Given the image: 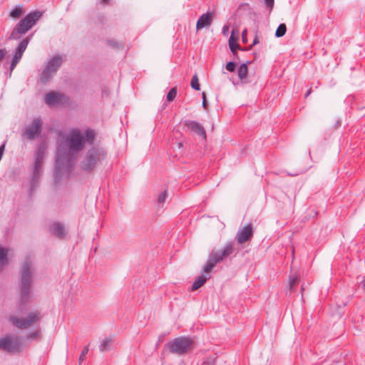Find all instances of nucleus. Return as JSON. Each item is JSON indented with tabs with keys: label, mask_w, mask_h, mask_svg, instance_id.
Masks as SVG:
<instances>
[{
	"label": "nucleus",
	"mask_w": 365,
	"mask_h": 365,
	"mask_svg": "<svg viewBox=\"0 0 365 365\" xmlns=\"http://www.w3.org/2000/svg\"><path fill=\"white\" fill-rule=\"evenodd\" d=\"M94 137V132L89 130L82 132L73 129L66 133H59L55 169L56 180L69 177L76 155L83 148L86 142L92 143Z\"/></svg>",
	"instance_id": "nucleus-1"
},
{
	"label": "nucleus",
	"mask_w": 365,
	"mask_h": 365,
	"mask_svg": "<svg viewBox=\"0 0 365 365\" xmlns=\"http://www.w3.org/2000/svg\"><path fill=\"white\" fill-rule=\"evenodd\" d=\"M21 304L25 306L31 299L34 269L30 257H26L19 271Z\"/></svg>",
	"instance_id": "nucleus-2"
},
{
	"label": "nucleus",
	"mask_w": 365,
	"mask_h": 365,
	"mask_svg": "<svg viewBox=\"0 0 365 365\" xmlns=\"http://www.w3.org/2000/svg\"><path fill=\"white\" fill-rule=\"evenodd\" d=\"M42 16V12L34 11L27 14L16 25L11 31L9 39L17 40L30 30Z\"/></svg>",
	"instance_id": "nucleus-3"
},
{
	"label": "nucleus",
	"mask_w": 365,
	"mask_h": 365,
	"mask_svg": "<svg viewBox=\"0 0 365 365\" xmlns=\"http://www.w3.org/2000/svg\"><path fill=\"white\" fill-rule=\"evenodd\" d=\"M63 59L61 56H54L50 58L46 63L41 74L40 76V81L46 83L50 81L56 75L58 70L62 65Z\"/></svg>",
	"instance_id": "nucleus-4"
},
{
	"label": "nucleus",
	"mask_w": 365,
	"mask_h": 365,
	"mask_svg": "<svg viewBox=\"0 0 365 365\" xmlns=\"http://www.w3.org/2000/svg\"><path fill=\"white\" fill-rule=\"evenodd\" d=\"M170 352L183 355L193 349V340L190 337L180 336L167 344Z\"/></svg>",
	"instance_id": "nucleus-5"
},
{
	"label": "nucleus",
	"mask_w": 365,
	"mask_h": 365,
	"mask_svg": "<svg viewBox=\"0 0 365 365\" xmlns=\"http://www.w3.org/2000/svg\"><path fill=\"white\" fill-rule=\"evenodd\" d=\"M41 317V313L38 311H36L28 313L26 317L10 316L9 317V321L15 327L19 329H26L30 328L35 323L39 322Z\"/></svg>",
	"instance_id": "nucleus-6"
},
{
	"label": "nucleus",
	"mask_w": 365,
	"mask_h": 365,
	"mask_svg": "<svg viewBox=\"0 0 365 365\" xmlns=\"http://www.w3.org/2000/svg\"><path fill=\"white\" fill-rule=\"evenodd\" d=\"M106 153L99 148H91L86 156L83 167L85 170H92L99 162L104 159Z\"/></svg>",
	"instance_id": "nucleus-7"
},
{
	"label": "nucleus",
	"mask_w": 365,
	"mask_h": 365,
	"mask_svg": "<svg viewBox=\"0 0 365 365\" xmlns=\"http://www.w3.org/2000/svg\"><path fill=\"white\" fill-rule=\"evenodd\" d=\"M20 338L16 335H11L0 338V349L9 352H16L21 350Z\"/></svg>",
	"instance_id": "nucleus-8"
},
{
	"label": "nucleus",
	"mask_w": 365,
	"mask_h": 365,
	"mask_svg": "<svg viewBox=\"0 0 365 365\" xmlns=\"http://www.w3.org/2000/svg\"><path fill=\"white\" fill-rule=\"evenodd\" d=\"M31 39V36L24 38L18 45L13 53V58L11 62L10 70L11 72L15 68L22 58V56L26 51L28 44Z\"/></svg>",
	"instance_id": "nucleus-9"
},
{
	"label": "nucleus",
	"mask_w": 365,
	"mask_h": 365,
	"mask_svg": "<svg viewBox=\"0 0 365 365\" xmlns=\"http://www.w3.org/2000/svg\"><path fill=\"white\" fill-rule=\"evenodd\" d=\"M234 252L232 243L229 242L225 245L221 251L213 250L210 255L216 261L217 263L222 262L224 259L232 255Z\"/></svg>",
	"instance_id": "nucleus-10"
},
{
	"label": "nucleus",
	"mask_w": 365,
	"mask_h": 365,
	"mask_svg": "<svg viewBox=\"0 0 365 365\" xmlns=\"http://www.w3.org/2000/svg\"><path fill=\"white\" fill-rule=\"evenodd\" d=\"M41 125L42 121L41 119H34L31 124L26 128L24 135L30 140L35 138L40 133Z\"/></svg>",
	"instance_id": "nucleus-11"
},
{
	"label": "nucleus",
	"mask_w": 365,
	"mask_h": 365,
	"mask_svg": "<svg viewBox=\"0 0 365 365\" xmlns=\"http://www.w3.org/2000/svg\"><path fill=\"white\" fill-rule=\"evenodd\" d=\"M214 14L212 12H207L206 14L200 16L197 22V30H200L202 28L209 26L212 22Z\"/></svg>",
	"instance_id": "nucleus-12"
},
{
	"label": "nucleus",
	"mask_w": 365,
	"mask_h": 365,
	"mask_svg": "<svg viewBox=\"0 0 365 365\" xmlns=\"http://www.w3.org/2000/svg\"><path fill=\"white\" fill-rule=\"evenodd\" d=\"M62 99L63 95L55 91H51L45 96V102L50 106L60 103Z\"/></svg>",
	"instance_id": "nucleus-13"
},
{
	"label": "nucleus",
	"mask_w": 365,
	"mask_h": 365,
	"mask_svg": "<svg viewBox=\"0 0 365 365\" xmlns=\"http://www.w3.org/2000/svg\"><path fill=\"white\" fill-rule=\"evenodd\" d=\"M184 124L191 130L202 136L204 138H206L205 131L203 127L197 122L193 120H186L185 121Z\"/></svg>",
	"instance_id": "nucleus-14"
},
{
	"label": "nucleus",
	"mask_w": 365,
	"mask_h": 365,
	"mask_svg": "<svg viewBox=\"0 0 365 365\" xmlns=\"http://www.w3.org/2000/svg\"><path fill=\"white\" fill-rule=\"evenodd\" d=\"M252 235V230H241L237 232L236 240L239 244H243L250 240Z\"/></svg>",
	"instance_id": "nucleus-15"
},
{
	"label": "nucleus",
	"mask_w": 365,
	"mask_h": 365,
	"mask_svg": "<svg viewBox=\"0 0 365 365\" xmlns=\"http://www.w3.org/2000/svg\"><path fill=\"white\" fill-rule=\"evenodd\" d=\"M43 165V153L41 152H38L37 153L36 162H35V167L34 170V178L37 179L40 175L41 171V167Z\"/></svg>",
	"instance_id": "nucleus-16"
},
{
	"label": "nucleus",
	"mask_w": 365,
	"mask_h": 365,
	"mask_svg": "<svg viewBox=\"0 0 365 365\" xmlns=\"http://www.w3.org/2000/svg\"><path fill=\"white\" fill-rule=\"evenodd\" d=\"M209 278H210L209 274H202V275H201V276L197 277L195 279V280L194 281V282L192 283V285L191 287L192 291H195V290H197V289H199L200 287H202L206 282V281Z\"/></svg>",
	"instance_id": "nucleus-17"
},
{
	"label": "nucleus",
	"mask_w": 365,
	"mask_h": 365,
	"mask_svg": "<svg viewBox=\"0 0 365 365\" xmlns=\"http://www.w3.org/2000/svg\"><path fill=\"white\" fill-rule=\"evenodd\" d=\"M9 250L0 246V271L3 267L9 263L8 258Z\"/></svg>",
	"instance_id": "nucleus-18"
},
{
	"label": "nucleus",
	"mask_w": 365,
	"mask_h": 365,
	"mask_svg": "<svg viewBox=\"0 0 365 365\" xmlns=\"http://www.w3.org/2000/svg\"><path fill=\"white\" fill-rule=\"evenodd\" d=\"M237 40L238 36H235L234 31H232L229 39V46L233 53H236V50L240 47L239 44L237 43Z\"/></svg>",
	"instance_id": "nucleus-19"
},
{
	"label": "nucleus",
	"mask_w": 365,
	"mask_h": 365,
	"mask_svg": "<svg viewBox=\"0 0 365 365\" xmlns=\"http://www.w3.org/2000/svg\"><path fill=\"white\" fill-rule=\"evenodd\" d=\"M248 68L247 63H242L240 66L237 69L238 77L241 81H244L246 79L247 76Z\"/></svg>",
	"instance_id": "nucleus-20"
},
{
	"label": "nucleus",
	"mask_w": 365,
	"mask_h": 365,
	"mask_svg": "<svg viewBox=\"0 0 365 365\" xmlns=\"http://www.w3.org/2000/svg\"><path fill=\"white\" fill-rule=\"evenodd\" d=\"M217 264V263L216 261H215L214 259L210 255H209L208 260L203 267V272L206 273V274H209V272Z\"/></svg>",
	"instance_id": "nucleus-21"
},
{
	"label": "nucleus",
	"mask_w": 365,
	"mask_h": 365,
	"mask_svg": "<svg viewBox=\"0 0 365 365\" xmlns=\"http://www.w3.org/2000/svg\"><path fill=\"white\" fill-rule=\"evenodd\" d=\"M51 235L60 240L64 239L67 235L66 230H50Z\"/></svg>",
	"instance_id": "nucleus-22"
},
{
	"label": "nucleus",
	"mask_w": 365,
	"mask_h": 365,
	"mask_svg": "<svg viewBox=\"0 0 365 365\" xmlns=\"http://www.w3.org/2000/svg\"><path fill=\"white\" fill-rule=\"evenodd\" d=\"M25 11H24L21 6H17L10 13V16L14 19L19 18L21 15H22Z\"/></svg>",
	"instance_id": "nucleus-23"
},
{
	"label": "nucleus",
	"mask_w": 365,
	"mask_h": 365,
	"mask_svg": "<svg viewBox=\"0 0 365 365\" xmlns=\"http://www.w3.org/2000/svg\"><path fill=\"white\" fill-rule=\"evenodd\" d=\"M287 31V26L284 24H281L277 29L275 35L277 37L283 36Z\"/></svg>",
	"instance_id": "nucleus-24"
},
{
	"label": "nucleus",
	"mask_w": 365,
	"mask_h": 365,
	"mask_svg": "<svg viewBox=\"0 0 365 365\" xmlns=\"http://www.w3.org/2000/svg\"><path fill=\"white\" fill-rule=\"evenodd\" d=\"M190 86L193 89L196 91H199L200 89L198 77L196 74L193 76L191 80Z\"/></svg>",
	"instance_id": "nucleus-25"
},
{
	"label": "nucleus",
	"mask_w": 365,
	"mask_h": 365,
	"mask_svg": "<svg viewBox=\"0 0 365 365\" xmlns=\"http://www.w3.org/2000/svg\"><path fill=\"white\" fill-rule=\"evenodd\" d=\"M40 336H41V330L37 329V330L30 332L26 336V337L28 339L32 340V339H38V337H40Z\"/></svg>",
	"instance_id": "nucleus-26"
},
{
	"label": "nucleus",
	"mask_w": 365,
	"mask_h": 365,
	"mask_svg": "<svg viewBox=\"0 0 365 365\" xmlns=\"http://www.w3.org/2000/svg\"><path fill=\"white\" fill-rule=\"evenodd\" d=\"M110 344V339H106L105 340H103L99 346L100 351H105L108 350Z\"/></svg>",
	"instance_id": "nucleus-27"
},
{
	"label": "nucleus",
	"mask_w": 365,
	"mask_h": 365,
	"mask_svg": "<svg viewBox=\"0 0 365 365\" xmlns=\"http://www.w3.org/2000/svg\"><path fill=\"white\" fill-rule=\"evenodd\" d=\"M177 95V89L175 88H173L167 95V100L168 101H172Z\"/></svg>",
	"instance_id": "nucleus-28"
},
{
	"label": "nucleus",
	"mask_w": 365,
	"mask_h": 365,
	"mask_svg": "<svg viewBox=\"0 0 365 365\" xmlns=\"http://www.w3.org/2000/svg\"><path fill=\"white\" fill-rule=\"evenodd\" d=\"M298 283V279L297 277H291L289 279V289H292L294 286Z\"/></svg>",
	"instance_id": "nucleus-29"
},
{
	"label": "nucleus",
	"mask_w": 365,
	"mask_h": 365,
	"mask_svg": "<svg viewBox=\"0 0 365 365\" xmlns=\"http://www.w3.org/2000/svg\"><path fill=\"white\" fill-rule=\"evenodd\" d=\"M88 347L87 346H84L81 353V355L79 356V361L81 362L83 361L85 358H86V354H88Z\"/></svg>",
	"instance_id": "nucleus-30"
},
{
	"label": "nucleus",
	"mask_w": 365,
	"mask_h": 365,
	"mask_svg": "<svg viewBox=\"0 0 365 365\" xmlns=\"http://www.w3.org/2000/svg\"><path fill=\"white\" fill-rule=\"evenodd\" d=\"M167 191H163V192H161L159 195H158V203H163L165 202L166 197H167Z\"/></svg>",
	"instance_id": "nucleus-31"
},
{
	"label": "nucleus",
	"mask_w": 365,
	"mask_h": 365,
	"mask_svg": "<svg viewBox=\"0 0 365 365\" xmlns=\"http://www.w3.org/2000/svg\"><path fill=\"white\" fill-rule=\"evenodd\" d=\"M236 66L235 62H229L226 65V69L230 72H233L236 68Z\"/></svg>",
	"instance_id": "nucleus-32"
},
{
	"label": "nucleus",
	"mask_w": 365,
	"mask_h": 365,
	"mask_svg": "<svg viewBox=\"0 0 365 365\" xmlns=\"http://www.w3.org/2000/svg\"><path fill=\"white\" fill-rule=\"evenodd\" d=\"M8 51L6 48L0 49V62L5 58Z\"/></svg>",
	"instance_id": "nucleus-33"
},
{
	"label": "nucleus",
	"mask_w": 365,
	"mask_h": 365,
	"mask_svg": "<svg viewBox=\"0 0 365 365\" xmlns=\"http://www.w3.org/2000/svg\"><path fill=\"white\" fill-rule=\"evenodd\" d=\"M264 1L271 11L274 6V0H264Z\"/></svg>",
	"instance_id": "nucleus-34"
},
{
	"label": "nucleus",
	"mask_w": 365,
	"mask_h": 365,
	"mask_svg": "<svg viewBox=\"0 0 365 365\" xmlns=\"http://www.w3.org/2000/svg\"><path fill=\"white\" fill-rule=\"evenodd\" d=\"M247 29H245L242 34V41L244 43L247 42Z\"/></svg>",
	"instance_id": "nucleus-35"
},
{
	"label": "nucleus",
	"mask_w": 365,
	"mask_h": 365,
	"mask_svg": "<svg viewBox=\"0 0 365 365\" xmlns=\"http://www.w3.org/2000/svg\"><path fill=\"white\" fill-rule=\"evenodd\" d=\"M202 106L204 107L205 109H207V103L206 101V96L205 93H202Z\"/></svg>",
	"instance_id": "nucleus-36"
},
{
	"label": "nucleus",
	"mask_w": 365,
	"mask_h": 365,
	"mask_svg": "<svg viewBox=\"0 0 365 365\" xmlns=\"http://www.w3.org/2000/svg\"><path fill=\"white\" fill-rule=\"evenodd\" d=\"M229 30L228 26H224L222 28V34L223 35H227Z\"/></svg>",
	"instance_id": "nucleus-37"
},
{
	"label": "nucleus",
	"mask_w": 365,
	"mask_h": 365,
	"mask_svg": "<svg viewBox=\"0 0 365 365\" xmlns=\"http://www.w3.org/2000/svg\"><path fill=\"white\" fill-rule=\"evenodd\" d=\"M110 0H101V4H107Z\"/></svg>",
	"instance_id": "nucleus-38"
},
{
	"label": "nucleus",
	"mask_w": 365,
	"mask_h": 365,
	"mask_svg": "<svg viewBox=\"0 0 365 365\" xmlns=\"http://www.w3.org/2000/svg\"><path fill=\"white\" fill-rule=\"evenodd\" d=\"M311 92H312L311 89L308 90L307 93H306V95H305V96L307 97L311 93Z\"/></svg>",
	"instance_id": "nucleus-39"
},
{
	"label": "nucleus",
	"mask_w": 365,
	"mask_h": 365,
	"mask_svg": "<svg viewBox=\"0 0 365 365\" xmlns=\"http://www.w3.org/2000/svg\"><path fill=\"white\" fill-rule=\"evenodd\" d=\"M258 42H259V41H258L257 38H255V39L254 40L253 44H254V45H255V44L258 43Z\"/></svg>",
	"instance_id": "nucleus-40"
},
{
	"label": "nucleus",
	"mask_w": 365,
	"mask_h": 365,
	"mask_svg": "<svg viewBox=\"0 0 365 365\" xmlns=\"http://www.w3.org/2000/svg\"><path fill=\"white\" fill-rule=\"evenodd\" d=\"M244 228H247V229H250V228H252L250 225H247L246 227H245Z\"/></svg>",
	"instance_id": "nucleus-41"
},
{
	"label": "nucleus",
	"mask_w": 365,
	"mask_h": 365,
	"mask_svg": "<svg viewBox=\"0 0 365 365\" xmlns=\"http://www.w3.org/2000/svg\"><path fill=\"white\" fill-rule=\"evenodd\" d=\"M182 146V143H179V148H180Z\"/></svg>",
	"instance_id": "nucleus-42"
},
{
	"label": "nucleus",
	"mask_w": 365,
	"mask_h": 365,
	"mask_svg": "<svg viewBox=\"0 0 365 365\" xmlns=\"http://www.w3.org/2000/svg\"><path fill=\"white\" fill-rule=\"evenodd\" d=\"M364 287H365V281L364 282V284H363Z\"/></svg>",
	"instance_id": "nucleus-43"
}]
</instances>
